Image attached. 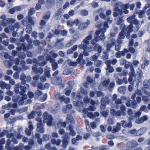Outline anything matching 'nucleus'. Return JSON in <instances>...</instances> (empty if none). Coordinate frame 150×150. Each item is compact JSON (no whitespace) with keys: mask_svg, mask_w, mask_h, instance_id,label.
I'll list each match as a JSON object with an SVG mask.
<instances>
[{"mask_svg":"<svg viewBox=\"0 0 150 150\" xmlns=\"http://www.w3.org/2000/svg\"><path fill=\"white\" fill-rule=\"evenodd\" d=\"M132 103H131L130 101H127L126 103V105L127 106L129 107L131 106V105H132V107L134 108H135L137 107V103L136 101L132 99Z\"/></svg>","mask_w":150,"mask_h":150,"instance_id":"f3484780","label":"nucleus"},{"mask_svg":"<svg viewBox=\"0 0 150 150\" xmlns=\"http://www.w3.org/2000/svg\"><path fill=\"white\" fill-rule=\"evenodd\" d=\"M138 143L135 140H133L128 142L127 146L128 147L131 148L137 146Z\"/></svg>","mask_w":150,"mask_h":150,"instance_id":"dca6fc26","label":"nucleus"},{"mask_svg":"<svg viewBox=\"0 0 150 150\" xmlns=\"http://www.w3.org/2000/svg\"><path fill=\"white\" fill-rule=\"evenodd\" d=\"M135 15H133L130 16L129 17L127 18V20L128 22L134 24L137 26V27L138 26L139 22L135 18Z\"/></svg>","mask_w":150,"mask_h":150,"instance_id":"0eeeda50","label":"nucleus"},{"mask_svg":"<svg viewBox=\"0 0 150 150\" xmlns=\"http://www.w3.org/2000/svg\"><path fill=\"white\" fill-rule=\"evenodd\" d=\"M67 119L68 122H70L71 123H74V120L71 116L69 115L68 117H67Z\"/></svg>","mask_w":150,"mask_h":150,"instance_id":"473e14b6","label":"nucleus"},{"mask_svg":"<svg viewBox=\"0 0 150 150\" xmlns=\"http://www.w3.org/2000/svg\"><path fill=\"white\" fill-rule=\"evenodd\" d=\"M65 94L67 96H69L71 92V90L68 88H66L64 90Z\"/></svg>","mask_w":150,"mask_h":150,"instance_id":"c03bdc74","label":"nucleus"},{"mask_svg":"<svg viewBox=\"0 0 150 150\" xmlns=\"http://www.w3.org/2000/svg\"><path fill=\"white\" fill-rule=\"evenodd\" d=\"M61 16V12H60V11L59 10V11L57 13L55 16V18L57 19H58L60 18Z\"/></svg>","mask_w":150,"mask_h":150,"instance_id":"49530a36","label":"nucleus"},{"mask_svg":"<svg viewBox=\"0 0 150 150\" xmlns=\"http://www.w3.org/2000/svg\"><path fill=\"white\" fill-rule=\"evenodd\" d=\"M148 116L147 115H144L139 119H137L135 121L136 123L140 124L143 122L144 121L147 120Z\"/></svg>","mask_w":150,"mask_h":150,"instance_id":"4468645a","label":"nucleus"},{"mask_svg":"<svg viewBox=\"0 0 150 150\" xmlns=\"http://www.w3.org/2000/svg\"><path fill=\"white\" fill-rule=\"evenodd\" d=\"M99 56V54H94L91 57V60L92 61H94L95 62L97 61V59H98V56Z\"/></svg>","mask_w":150,"mask_h":150,"instance_id":"f704fd0d","label":"nucleus"},{"mask_svg":"<svg viewBox=\"0 0 150 150\" xmlns=\"http://www.w3.org/2000/svg\"><path fill=\"white\" fill-rule=\"evenodd\" d=\"M73 127L71 125H70L69 127V129L70 131V135L72 136H74L76 134V133L73 130Z\"/></svg>","mask_w":150,"mask_h":150,"instance_id":"c756f323","label":"nucleus"},{"mask_svg":"<svg viewBox=\"0 0 150 150\" xmlns=\"http://www.w3.org/2000/svg\"><path fill=\"white\" fill-rule=\"evenodd\" d=\"M35 114V112H32L31 114L28 115V118L29 119L33 118L34 117Z\"/></svg>","mask_w":150,"mask_h":150,"instance_id":"3c124183","label":"nucleus"},{"mask_svg":"<svg viewBox=\"0 0 150 150\" xmlns=\"http://www.w3.org/2000/svg\"><path fill=\"white\" fill-rule=\"evenodd\" d=\"M84 101L85 103H88L90 102L91 104L93 105L92 106H90L88 108L84 109L83 110V112L85 113H87L89 111L95 110V108L94 106V105L95 104H98L99 103V102L97 101L96 102H95L94 101L92 100L91 99L89 100L88 98L86 97L84 98Z\"/></svg>","mask_w":150,"mask_h":150,"instance_id":"7ed1b4c3","label":"nucleus"},{"mask_svg":"<svg viewBox=\"0 0 150 150\" xmlns=\"http://www.w3.org/2000/svg\"><path fill=\"white\" fill-rule=\"evenodd\" d=\"M51 142L53 144H56L57 146L60 144L61 143V141L60 140L57 139L56 140L54 139H52L51 140Z\"/></svg>","mask_w":150,"mask_h":150,"instance_id":"c85d7f7f","label":"nucleus"},{"mask_svg":"<svg viewBox=\"0 0 150 150\" xmlns=\"http://www.w3.org/2000/svg\"><path fill=\"white\" fill-rule=\"evenodd\" d=\"M121 111L122 112V115L123 116H125L126 115L125 112V107L123 105H122L120 107Z\"/></svg>","mask_w":150,"mask_h":150,"instance_id":"a19ab883","label":"nucleus"},{"mask_svg":"<svg viewBox=\"0 0 150 150\" xmlns=\"http://www.w3.org/2000/svg\"><path fill=\"white\" fill-rule=\"evenodd\" d=\"M102 105H103V106H104L105 104L107 103H108L109 101L107 98H106L105 99L104 98H102Z\"/></svg>","mask_w":150,"mask_h":150,"instance_id":"2f4dec72","label":"nucleus"},{"mask_svg":"<svg viewBox=\"0 0 150 150\" xmlns=\"http://www.w3.org/2000/svg\"><path fill=\"white\" fill-rule=\"evenodd\" d=\"M75 36V35H74V37H73L74 38L69 41L70 42V43H71V44L72 45H73L76 41V40L78 39L77 38H74V37Z\"/></svg>","mask_w":150,"mask_h":150,"instance_id":"4d7b16f0","label":"nucleus"},{"mask_svg":"<svg viewBox=\"0 0 150 150\" xmlns=\"http://www.w3.org/2000/svg\"><path fill=\"white\" fill-rule=\"evenodd\" d=\"M126 90V88L124 86H122L119 88L118 89V91L121 93H123Z\"/></svg>","mask_w":150,"mask_h":150,"instance_id":"c9c22d12","label":"nucleus"},{"mask_svg":"<svg viewBox=\"0 0 150 150\" xmlns=\"http://www.w3.org/2000/svg\"><path fill=\"white\" fill-rule=\"evenodd\" d=\"M130 132L133 136H138V130L137 131L136 129H134L130 131Z\"/></svg>","mask_w":150,"mask_h":150,"instance_id":"72a5a7b5","label":"nucleus"},{"mask_svg":"<svg viewBox=\"0 0 150 150\" xmlns=\"http://www.w3.org/2000/svg\"><path fill=\"white\" fill-rule=\"evenodd\" d=\"M68 63L70 65L74 66L76 65V63L74 62H71V60H69Z\"/></svg>","mask_w":150,"mask_h":150,"instance_id":"0e129e2a","label":"nucleus"},{"mask_svg":"<svg viewBox=\"0 0 150 150\" xmlns=\"http://www.w3.org/2000/svg\"><path fill=\"white\" fill-rule=\"evenodd\" d=\"M11 103H9L8 104H6L2 106V108L6 109L9 110L10 109V107H11Z\"/></svg>","mask_w":150,"mask_h":150,"instance_id":"ea45409f","label":"nucleus"},{"mask_svg":"<svg viewBox=\"0 0 150 150\" xmlns=\"http://www.w3.org/2000/svg\"><path fill=\"white\" fill-rule=\"evenodd\" d=\"M132 25L131 24L129 25L127 27V31H128V33H127L126 35H125L127 37L129 38L130 37V35L129 34V33L131 32L132 31Z\"/></svg>","mask_w":150,"mask_h":150,"instance_id":"b1692460","label":"nucleus"},{"mask_svg":"<svg viewBox=\"0 0 150 150\" xmlns=\"http://www.w3.org/2000/svg\"><path fill=\"white\" fill-rule=\"evenodd\" d=\"M36 120L39 122L37 124V131L41 133L44 132V130L43 128L42 123L41 122V119L40 117H37L36 119Z\"/></svg>","mask_w":150,"mask_h":150,"instance_id":"6e6552de","label":"nucleus"},{"mask_svg":"<svg viewBox=\"0 0 150 150\" xmlns=\"http://www.w3.org/2000/svg\"><path fill=\"white\" fill-rule=\"evenodd\" d=\"M6 83L4 82L3 81H0V87L2 88H5V85Z\"/></svg>","mask_w":150,"mask_h":150,"instance_id":"052dcab7","label":"nucleus"},{"mask_svg":"<svg viewBox=\"0 0 150 150\" xmlns=\"http://www.w3.org/2000/svg\"><path fill=\"white\" fill-rule=\"evenodd\" d=\"M56 98L59 99L60 101H63L65 103H68L70 102V100L69 98H64V96H60L59 93H57L56 95Z\"/></svg>","mask_w":150,"mask_h":150,"instance_id":"9b49d317","label":"nucleus"},{"mask_svg":"<svg viewBox=\"0 0 150 150\" xmlns=\"http://www.w3.org/2000/svg\"><path fill=\"white\" fill-rule=\"evenodd\" d=\"M75 36V35H74V37H73L74 38L69 41L70 42V43H71V44L72 45H73L76 41V40L78 39L77 38H74V37Z\"/></svg>","mask_w":150,"mask_h":150,"instance_id":"5fc2aeb1","label":"nucleus"},{"mask_svg":"<svg viewBox=\"0 0 150 150\" xmlns=\"http://www.w3.org/2000/svg\"><path fill=\"white\" fill-rule=\"evenodd\" d=\"M122 126L124 127H131L132 126V124L130 122H129L127 123L125 121H122L121 122Z\"/></svg>","mask_w":150,"mask_h":150,"instance_id":"5701e85b","label":"nucleus"},{"mask_svg":"<svg viewBox=\"0 0 150 150\" xmlns=\"http://www.w3.org/2000/svg\"><path fill=\"white\" fill-rule=\"evenodd\" d=\"M140 111H144L146 112H148V110L145 105H142L141 107Z\"/></svg>","mask_w":150,"mask_h":150,"instance_id":"e433bc0d","label":"nucleus"},{"mask_svg":"<svg viewBox=\"0 0 150 150\" xmlns=\"http://www.w3.org/2000/svg\"><path fill=\"white\" fill-rule=\"evenodd\" d=\"M75 36V35H74V37H73L74 38L69 41L70 42V43H71V44L72 45H73L76 41V40L78 39L77 38H74V37Z\"/></svg>","mask_w":150,"mask_h":150,"instance_id":"6e6d98bb","label":"nucleus"},{"mask_svg":"<svg viewBox=\"0 0 150 150\" xmlns=\"http://www.w3.org/2000/svg\"><path fill=\"white\" fill-rule=\"evenodd\" d=\"M71 108L72 105L70 104H69L63 108V110L64 112L67 113L68 112L69 110Z\"/></svg>","mask_w":150,"mask_h":150,"instance_id":"4be33fe9","label":"nucleus"},{"mask_svg":"<svg viewBox=\"0 0 150 150\" xmlns=\"http://www.w3.org/2000/svg\"><path fill=\"white\" fill-rule=\"evenodd\" d=\"M99 150H108V147L107 146L100 147L97 148Z\"/></svg>","mask_w":150,"mask_h":150,"instance_id":"a18cd8bd","label":"nucleus"},{"mask_svg":"<svg viewBox=\"0 0 150 150\" xmlns=\"http://www.w3.org/2000/svg\"><path fill=\"white\" fill-rule=\"evenodd\" d=\"M142 114L141 112L139 110L137 112L135 113V117H139Z\"/></svg>","mask_w":150,"mask_h":150,"instance_id":"e2e57ef3","label":"nucleus"},{"mask_svg":"<svg viewBox=\"0 0 150 150\" xmlns=\"http://www.w3.org/2000/svg\"><path fill=\"white\" fill-rule=\"evenodd\" d=\"M68 33V31L66 30H62L61 31V33L62 36H66L67 35Z\"/></svg>","mask_w":150,"mask_h":150,"instance_id":"338daca9","label":"nucleus"},{"mask_svg":"<svg viewBox=\"0 0 150 150\" xmlns=\"http://www.w3.org/2000/svg\"><path fill=\"white\" fill-rule=\"evenodd\" d=\"M42 93L41 91L37 90L35 92V95L36 96H40L42 95Z\"/></svg>","mask_w":150,"mask_h":150,"instance_id":"603ef678","label":"nucleus"},{"mask_svg":"<svg viewBox=\"0 0 150 150\" xmlns=\"http://www.w3.org/2000/svg\"><path fill=\"white\" fill-rule=\"evenodd\" d=\"M34 21L33 20L31 17L29 18L28 21V25H27V27L26 28V30L27 33H30L32 31V28L30 24H31L33 25H34Z\"/></svg>","mask_w":150,"mask_h":150,"instance_id":"9d476101","label":"nucleus"},{"mask_svg":"<svg viewBox=\"0 0 150 150\" xmlns=\"http://www.w3.org/2000/svg\"><path fill=\"white\" fill-rule=\"evenodd\" d=\"M102 62L101 61L98 60L95 62V65L97 67H99L102 65Z\"/></svg>","mask_w":150,"mask_h":150,"instance_id":"58836bf2","label":"nucleus"},{"mask_svg":"<svg viewBox=\"0 0 150 150\" xmlns=\"http://www.w3.org/2000/svg\"><path fill=\"white\" fill-rule=\"evenodd\" d=\"M75 36V35H74V37H73L74 38L69 41L70 42V43H71V44L72 45H73L76 41V40L78 39L77 38H74V37Z\"/></svg>","mask_w":150,"mask_h":150,"instance_id":"13d9d810","label":"nucleus"},{"mask_svg":"<svg viewBox=\"0 0 150 150\" xmlns=\"http://www.w3.org/2000/svg\"><path fill=\"white\" fill-rule=\"evenodd\" d=\"M142 95V92L140 91L139 90H137L134 94H133L132 96V99L133 100L134 99L136 96H141Z\"/></svg>","mask_w":150,"mask_h":150,"instance_id":"bb28decb","label":"nucleus"},{"mask_svg":"<svg viewBox=\"0 0 150 150\" xmlns=\"http://www.w3.org/2000/svg\"><path fill=\"white\" fill-rule=\"evenodd\" d=\"M108 25L107 23L105 22L103 24V27L101 30H98L95 33L94 38L92 40L91 42V45L89 46L90 44L89 41L92 38V37L90 35L88 36L82 42L81 44L79 45L78 47L80 49H83L84 50L83 53L84 55H88V52L97 49L99 53L101 52L102 47L98 44H96L97 42L100 40L103 41L105 39L104 33L106 31V29L108 28Z\"/></svg>","mask_w":150,"mask_h":150,"instance_id":"f257e3e1","label":"nucleus"},{"mask_svg":"<svg viewBox=\"0 0 150 150\" xmlns=\"http://www.w3.org/2000/svg\"><path fill=\"white\" fill-rule=\"evenodd\" d=\"M88 14V11L86 10H83L80 12V14L83 16H85L87 15Z\"/></svg>","mask_w":150,"mask_h":150,"instance_id":"79ce46f5","label":"nucleus"},{"mask_svg":"<svg viewBox=\"0 0 150 150\" xmlns=\"http://www.w3.org/2000/svg\"><path fill=\"white\" fill-rule=\"evenodd\" d=\"M129 4H123L121 5V8L124 9V12L125 14H127L128 13V11L126 9H128L129 7Z\"/></svg>","mask_w":150,"mask_h":150,"instance_id":"6ab92c4d","label":"nucleus"},{"mask_svg":"<svg viewBox=\"0 0 150 150\" xmlns=\"http://www.w3.org/2000/svg\"><path fill=\"white\" fill-rule=\"evenodd\" d=\"M47 61H50V62L52 63V65L53 69L54 70H56L57 68V64L55 62L54 59L52 58L51 57L48 55L46 57Z\"/></svg>","mask_w":150,"mask_h":150,"instance_id":"1a4fd4ad","label":"nucleus"},{"mask_svg":"<svg viewBox=\"0 0 150 150\" xmlns=\"http://www.w3.org/2000/svg\"><path fill=\"white\" fill-rule=\"evenodd\" d=\"M57 125L59 127L60 126H61L62 127H64L66 126V123L64 122H61L59 123Z\"/></svg>","mask_w":150,"mask_h":150,"instance_id":"680f3d73","label":"nucleus"},{"mask_svg":"<svg viewBox=\"0 0 150 150\" xmlns=\"http://www.w3.org/2000/svg\"><path fill=\"white\" fill-rule=\"evenodd\" d=\"M124 31L122 30L119 33V38L117 40V42L119 44L117 45H116L115 47V50L117 51H118L119 50L121 46L120 44L122 43L121 39L124 38Z\"/></svg>","mask_w":150,"mask_h":150,"instance_id":"39448f33","label":"nucleus"},{"mask_svg":"<svg viewBox=\"0 0 150 150\" xmlns=\"http://www.w3.org/2000/svg\"><path fill=\"white\" fill-rule=\"evenodd\" d=\"M43 116L44 119V122L46 123L48 126H51L52 120L51 116L49 115L47 112H45L43 114Z\"/></svg>","mask_w":150,"mask_h":150,"instance_id":"20e7f679","label":"nucleus"},{"mask_svg":"<svg viewBox=\"0 0 150 150\" xmlns=\"http://www.w3.org/2000/svg\"><path fill=\"white\" fill-rule=\"evenodd\" d=\"M29 125L28 126V129H26L25 132L28 135L30 136L31 134V131L33 129V127L32 123L31 122H29Z\"/></svg>","mask_w":150,"mask_h":150,"instance_id":"ddd939ff","label":"nucleus"},{"mask_svg":"<svg viewBox=\"0 0 150 150\" xmlns=\"http://www.w3.org/2000/svg\"><path fill=\"white\" fill-rule=\"evenodd\" d=\"M47 98V95L46 94L44 95L43 96L40 98V100L42 101H45Z\"/></svg>","mask_w":150,"mask_h":150,"instance_id":"69168bd1","label":"nucleus"},{"mask_svg":"<svg viewBox=\"0 0 150 150\" xmlns=\"http://www.w3.org/2000/svg\"><path fill=\"white\" fill-rule=\"evenodd\" d=\"M145 13L144 11H140L139 12V17L140 18H142L143 17V15Z\"/></svg>","mask_w":150,"mask_h":150,"instance_id":"09e8293b","label":"nucleus"},{"mask_svg":"<svg viewBox=\"0 0 150 150\" xmlns=\"http://www.w3.org/2000/svg\"><path fill=\"white\" fill-rule=\"evenodd\" d=\"M50 17V16L49 15L44 16L40 22V25L41 26H43L45 25Z\"/></svg>","mask_w":150,"mask_h":150,"instance_id":"a211bd4d","label":"nucleus"},{"mask_svg":"<svg viewBox=\"0 0 150 150\" xmlns=\"http://www.w3.org/2000/svg\"><path fill=\"white\" fill-rule=\"evenodd\" d=\"M35 12V10L33 8H31L28 12V14L29 15H31L33 14Z\"/></svg>","mask_w":150,"mask_h":150,"instance_id":"8fccbe9b","label":"nucleus"},{"mask_svg":"<svg viewBox=\"0 0 150 150\" xmlns=\"http://www.w3.org/2000/svg\"><path fill=\"white\" fill-rule=\"evenodd\" d=\"M148 97L146 96H143L142 97V100L144 102H147L148 101Z\"/></svg>","mask_w":150,"mask_h":150,"instance_id":"774afa93","label":"nucleus"},{"mask_svg":"<svg viewBox=\"0 0 150 150\" xmlns=\"http://www.w3.org/2000/svg\"><path fill=\"white\" fill-rule=\"evenodd\" d=\"M121 129L120 124L119 123H117V126L113 127L112 130V132L113 133H115L118 132Z\"/></svg>","mask_w":150,"mask_h":150,"instance_id":"412c9836","label":"nucleus"},{"mask_svg":"<svg viewBox=\"0 0 150 150\" xmlns=\"http://www.w3.org/2000/svg\"><path fill=\"white\" fill-rule=\"evenodd\" d=\"M15 93L17 94H20L22 96V98L19 100V96L18 95L14 96L13 98V100L14 102L18 101V103L20 105H22L24 103L23 100L26 99L27 98V95L24 94V93L26 91L23 89V87L22 86L21 87L20 84L18 83L15 85Z\"/></svg>","mask_w":150,"mask_h":150,"instance_id":"f03ea898","label":"nucleus"},{"mask_svg":"<svg viewBox=\"0 0 150 150\" xmlns=\"http://www.w3.org/2000/svg\"><path fill=\"white\" fill-rule=\"evenodd\" d=\"M144 87L146 88H148L150 87V80H148V81H144Z\"/></svg>","mask_w":150,"mask_h":150,"instance_id":"7c9ffc66","label":"nucleus"},{"mask_svg":"<svg viewBox=\"0 0 150 150\" xmlns=\"http://www.w3.org/2000/svg\"><path fill=\"white\" fill-rule=\"evenodd\" d=\"M75 93H73L72 94L71 96L73 98H73V103L75 106H78L79 105V101H76L77 100L80 99V96L78 95H77L76 97L75 96Z\"/></svg>","mask_w":150,"mask_h":150,"instance_id":"f8f14e48","label":"nucleus"},{"mask_svg":"<svg viewBox=\"0 0 150 150\" xmlns=\"http://www.w3.org/2000/svg\"><path fill=\"white\" fill-rule=\"evenodd\" d=\"M23 6H17L14 7L15 11H19L22 9V7Z\"/></svg>","mask_w":150,"mask_h":150,"instance_id":"bf43d9fd","label":"nucleus"},{"mask_svg":"<svg viewBox=\"0 0 150 150\" xmlns=\"http://www.w3.org/2000/svg\"><path fill=\"white\" fill-rule=\"evenodd\" d=\"M90 114H91V112H88L87 114V116L91 118H93L96 117H98L99 115V113L97 112H95L94 114L92 115V116L90 115Z\"/></svg>","mask_w":150,"mask_h":150,"instance_id":"cd10ccee","label":"nucleus"},{"mask_svg":"<svg viewBox=\"0 0 150 150\" xmlns=\"http://www.w3.org/2000/svg\"><path fill=\"white\" fill-rule=\"evenodd\" d=\"M106 69L107 71L110 73H112L114 71L113 67L110 66H108Z\"/></svg>","mask_w":150,"mask_h":150,"instance_id":"37998d69","label":"nucleus"},{"mask_svg":"<svg viewBox=\"0 0 150 150\" xmlns=\"http://www.w3.org/2000/svg\"><path fill=\"white\" fill-rule=\"evenodd\" d=\"M75 36V35H74V37H73L74 38L69 41L70 42V43H71V44L72 45H73L76 41V40L78 39L77 38H74V37Z\"/></svg>","mask_w":150,"mask_h":150,"instance_id":"864d4df0","label":"nucleus"},{"mask_svg":"<svg viewBox=\"0 0 150 150\" xmlns=\"http://www.w3.org/2000/svg\"><path fill=\"white\" fill-rule=\"evenodd\" d=\"M21 79L23 83H25V81H27L26 76L24 74H22L21 75Z\"/></svg>","mask_w":150,"mask_h":150,"instance_id":"4c0bfd02","label":"nucleus"},{"mask_svg":"<svg viewBox=\"0 0 150 150\" xmlns=\"http://www.w3.org/2000/svg\"><path fill=\"white\" fill-rule=\"evenodd\" d=\"M116 0H112V5L115 7V12L113 13V15L114 16H117L118 14L121 15L122 13V11L121 10H118V8H117V6L116 4Z\"/></svg>","mask_w":150,"mask_h":150,"instance_id":"423d86ee","label":"nucleus"},{"mask_svg":"<svg viewBox=\"0 0 150 150\" xmlns=\"http://www.w3.org/2000/svg\"><path fill=\"white\" fill-rule=\"evenodd\" d=\"M146 129L145 127L142 128L138 130V134L140 135L144 133L146 131Z\"/></svg>","mask_w":150,"mask_h":150,"instance_id":"393cba45","label":"nucleus"},{"mask_svg":"<svg viewBox=\"0 0 150 150\" xmlns=\"http://www.w3.org/2000/svg\"><path fill=\"white\" fill-rule=\"evenodd\" d=\"M79 23V21L78 20H76L74 21H68L67 22V25L69 27L73 26L74 24L77 25Z\"/></svg>","mask_w":150,"mask_h":150,"instance_id":"aec40b11","label":"nucleus"},{"mask_svg":"<svg viewBox=\"0 0 150 150\" xmlns=\"http://www.w3.org/2000/svg\"><path fill=\"white\" fill-rule=\"evenodd\" d=\"M50 70V68H48L47 71H45V74L48 78H50V74L49 72Z\"/></svg>","mask_w":150,"mask_h":150,"instance_id":"de8ad7c7","label":"nucleus"},{"mask_svg":"<svg viewBox=\"0 0 150 150\" xmlns=\"http://www.w3.org/2000/svg\"><path fill=\"white\" fill-rule=\"evenodd\" d=\"M68 134H65V135L64 137V139H67V136L68 135ZM68 142L67 140L64 139L63 141V146L65 148H66L67 147V145L68 143Z\"/></svg>","mask_w":150,"mask_h":150,"instance_id":"a878e982","label":"nucleus"},{"mask_svg":"<svg viewBox=\"0 0 150 150\" xmlns=\"http://www.w3.org/2000/svg\"><path fill=\"white\" fill-rule=\"evenodd\" d=\"M89 23V21H87L86 23H81L79 27V28L80 30H83L87 27Z\"/></svg>","mask_w":150,"mask_h":150,"instance_id":"2eb2a0df","label":"nucleus"}]
</instances>
